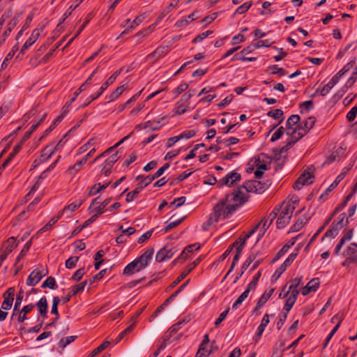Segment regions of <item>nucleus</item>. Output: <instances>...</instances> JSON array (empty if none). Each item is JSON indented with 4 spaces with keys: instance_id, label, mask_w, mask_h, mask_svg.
<instances>
[{
    "instance_id": "nucleus-1",
    "label": "nucleus",
    "mask_w": 357,
    "mask_h": 357,
    "mask_svg": "<svg viewBox=\"0 0 357 357\" xmlns=\"http://www.w3.org/2000/svg\"><path fill=\"white\" fill-rule=\"evenodd\" d=\"M249 197V195L241 191L240 188L227 193L213 207L211 215L214 218L215 222L230 218L241 206L248 201Z\"/></svg>"
},
{
    "instance_id": "nucleus-2",
    "label": "nucleus",
    "mask_w": 357,
    "mask_h": 357,
    "mask_svg": "<svg viewBox=\"0 0 357 357\" xmlns=\"http://www.w3.org/2000/svg\"><path fill=\"white\" fill-rule=\"evenodd\" d=\"M121 73V69H119V70H117L116 71H115L102 84V86L100 87V89H98V91L96 92L95 94H93L91 96H90L89 97H88L85 101L84 102V103L79 107V108H85L86 107H87L91 102H92L93 100H96L97 98H98L102 93L103 92L107 89V87L109 86H110L111 84H112L116 79L117 78V77L120 75V73Z\"/></svg>"
},
{
    "instance_id": "nucleus-3",
    "label": "nucleus",
    "mask_w": 357,
    "mask_h": 357,
    "mask_svg": "<svg viewBox=\"0 0 357 357\" xmlns=\"http://www.w3.org/2000/svg\"><path fill=\"white\" fill-rule=\"evenodd\" d=\"M295 208L296 206L294 204H287L285 205L276 221V226L278 229H283L289 223Z\"/></svg>"
},
{
    "instance_id": "nucleus-4",
    "label": "nucleus",
    "mask_w": 357,
    "mask_h": 357,
    "mask_svg": "<svg viewBox=\"0 0 357 357\" xmlns=\"http://www.w3.org/2000/svg\"><path fill=\"white\" fill-rule=\"evenodd\" d=\"M178 251L176 246L172 245H166L160 249L155 255V261L162 262L172 258V257Z\"/></svg>"
},
{
    "instance_id": "nucleus-5",
    "label": "nucleus",
    "mask_w": 357,
    "mask_h": 357,
    "mask_svg": "<svg viewBox=\"0 0 357 357\" xmlns=\"http://www.w3.org/2000/svg\"><path fill=\"white\" fill-rule=\"evenodd\" d=\"M241 179V174L236 172V171H232L218 181V188H221L224 185L231 187L232 185H235L237 182L240 181Z\"/></svg>"
},
{
    "instance_id": "nucleus-6",
    "label": "nucleus",
    "mask_w": 357,
    "mask_h": 357,
    "mask_svg": "<svg viewBox=\"0 0 357 357\" xmlns=\"http://www.w3.org/2000/svg\"><path fill=\"white\" fill-rule=\"evenodd\" d=\"M47 273V271H45L43 269H40L39 267L35 268L28 276L26 280V284L28 286H35Z\"/></svg>"
},
{
    "instance_id": "nucleus-7",
    "label": "nucleus",
    "mask_w": 357,
    "mask_h": 357,
    "mask_svg": "<svg viewBox=\"0 0 357 357\" xmlns=\"http://www.w3.org/2000/svg\"><path fill=\"white\" fill-rule=\"evenodd\" d=\"M44 26L41 25L33 30L30 37L26 40L24 44L22 45L20 54H24L25 50L29 48L33 44L36 43L40 36V33L44 29Z\"/></svg>"
},
{
    "instance_id": "nucleus-8",
    "label": "nucleus",
    "mask_w": 357,
    "mask_h": 357,
    "mask_svg": "<svg viewBox=\"0 0 357 357\" xmlns=\"http://www.w3.org/2000/svg\"><path fill=\"white\" fill-rule=\"evenodd\" d=\"M15 291L14 287H10L6 291L3 295L4 300L1 304V309L8 310L11 308L14 301Z\"/></svg>"
},
{
    "instance_id": "nucleus-9",
    "label": "nucleus",
    "mask_w": 357,
    "mask_h": 357,
    "mask_svg": "<svg viewBox=\"0 0 357 357\" xmlns=\"http://www.w3.org/2000/svg\"><path fill=\"white\" fill-rule=\"evenodd\" d=\"M350 168L344 167L342 172L336 177L335 180L330 185V186L323 192L319 199H322L324 196L328 195L330 192L335 189L339 183L344 179L345 176L348 174Z\"/></svg>"
},
{
    "instance_id": "nucleus-10",
    "label": "nucleus",
    "mask_w": 357,
    "mask_h": 357,
    "mask_svg": "<svg viewBox=\"0 0 357 357\" xmlns=\"http://www.w3.org/2000/svg\"><path fill=\"white\" fill-rule=\"evenodd\" d=\"M88 284L87 280H84L77 285L72 287L71 290L68 292V294L62 298V301L63 303H66L70 301L72 296L82 292L84 289V287Z\"/></svg>"
},
{
    "instance_id": "nucleus-11",
    "label": "nucleus",
    "mask_w": 357,
    "mask_h": 357,
    "mask_svg": "<svg viewBox=\"0 0 357 357\" xmlns=\"http://www.w3.org/2000/svg\"><path fill=\"white\" fill-rule=\"evenodd\" d=\"M153 253L154 249L151 247L147 248L142 255L137 257L136 259L139 263V266L145 268L151 260Z\"/></svg>"
},
{
    "instance_id": "nucleus-12",
    "label": "nucleus",
    "mask_w": 357,
    "mask_h": 357,
    "mask_svg": "<svg viewBox=\"0 0 357 357\" xmlns=\"http://www.w3.org/2000/svg\"><path fill=\"white\" fill-rule=\"evenodd\" d=\"M84 0H75V5H71L64 13L62 19L59 21V24L56 26V29L54 31V33L59 34L60 30L63 29L61 26V24L64 22V21L72 14L73 11L75 10L79 5L82 3Z\"/></svg>"
},
{
    "instance_id": "nucleus-13",
    "label": "nucleus",
    "mask_w": 357,
    "mask_h": 357,
    "mask_svg": "<svg viewBox=\"0 0 357 357\" xmlns=\"http://www.w3.org/2000/svg\"><path fill=\"white\" fill-rule=\"evenodd\" d=\"M308 132L309 131H307V130L303 128V124L300 123L294 128V129H293L291 132L290 137L293 139L294 141L297 142L305 135H307Z\"/></svg>"
},
{
    "instance_id": "nucleus-14",
    "label": "nucleus",
    "mask_w": 357,
    "mask_h": 357,
    "mask_svg": "<svg viewBox=\"0 0 357 357\" xmlns=\"http://www.w3.org/2000/svg\"><path fill=\"white\" fill-rule=\"evenodd\" d=\"M298 294L299 291L296 290L289 293V294L287 296V300L282 309L283 311L289 312L291 310L297 299Z\"/></svg>"
},
{
    "instance_id": "nucleus-15",
    "label": "nucleus",
    "mask_w": 357,
    "mask_h": 357,
    "mask_svg": "<svg viewBox=\"0 0 357 357\" xmlns=\"http://www.w3.org/2000/svg\"><path fill=\"white\" fill-rule=\"evenodd\" d=\"M19 22V16L15 15L10 22L8 23L6 29L3 31L2 34V39L0 40V47L2 44L6 41L8 36L10 35L12 30L15 28V26Z\"/></svg>"
},
{
    "instance_id": "nucleus-16",
    "label": "nucleus",
    "mask_w": 357,
    "mask_h": 357,
    "mask_svg": "<svg viewBox=\"0 0 357 357\" xmlns=\"http://www.w3.org/2000/svg\"><path fill=\"white\" fill-rule=\"evenodd\" d=\"M319 286V279L318 278L311 280L301 290L303 296H307L312 291H316Z\"/></svg>"
},
{
    "instance_id": "nucleus-17",
    "label": "nucleus",
    "mask_w": 357,
    "mask_h": 357,
    "mask_svg": "<svg viewBox=\"0 0 357 357\" xmlns=\"http://www.w3.org/2000/svg\"><path fill=\"white\" fill-rule=\"evenodd\" d=\"M160 176H161V175L158 174V172L157 171L153 175H139L136 177V179L140 180L139 183L144 188L148 186L153 180L159 178Z\"/></svg>"
},
{
    "instance_id": "nucleus-18",
    "label": "nucleus",
    "mask_w": 357,
    "mask_h": 357,
    "mask_svg": "<svg viewBox=\"0 0 357 357\" xmlns=\"http://www.w3.org/2000/svg\"><path fill=\"white\" fill-rule=\"evenodd\" d=\"M300 120L301 117L298 114H292L288 118L286 122V134L287 135L291 136V132L293 130V129H294L293 126H296L298 124Z\"/></svg>"
},
{
    "instance_id": "nucleus-19",
    "label": "nucleus",
    "mask_w": 357,
    "mask_h": 357,
    "mask_svg": "<svg viewBox=\"0 0 357 357\" xmlns=\"http://www.w3.org/2000/svg\"><path fill=\"white\" fill-rule=\"evenodd\" d=\"M18 243L19 242H17L15 237H10L3 243L2 249L5 252L9 255L17 247Z\"/></svg>"
},
{
    "instance_id": "nucleus-20",
    "label": "nucleus",
    "mask_w": 357,
    "mask_h": 357,
    "mask_svg": "<svg viewBox=\"0 0 357 357\" xmlns=\"http://www.w3.org/2000/svg\"><path fill=\"white\" fill-rule=\"evenodd\" d=\"M343 227L338 223H336V220H334L329 229L326 231V233L322 236V240L325 237H331L335 238L339 233V231L342 229Z\"/></svg>"
},
{
    "instance_id": "nucleus-21",
    "label": "nucleus",
    "mask_w": 357,
    "mask_h": 357,
    "mask_svg": "<svg viewBox=\"0 0 357 357\" xmlns=\"http://www.w3.org/2000/svg\"><path fill=\"white\" fill-rule=\"evenodd\" d=\"M169 52V49L167 46H160L155 50L153 52L149 54L147 56V58L154 59L155 60H158L159 59L165 56Z\"/></svg>"
},
{
    "instance_id": "nucleus-22",
    "label": "nucleus",
    "mask_w": 357,
    "mask_h": 357,
    "mask_svg": "<svg viewBox=\"0 0 357 357\" xmlns=\"http://www.w3.org/2000/svg\"><path fill=\"white\" fill-rule=\"evenodd\" d=\"M36 306L37 307L40 316L43 318L47 317V308H48V304H47V300L45 296H43L36 303Z\"/></svg>"
},
{
    "instance_id": "nucleus-23",
    "label": "nucleus",
    "mask_w": 357,
    "mask_h": 357,
    "mask_svg": "<svg viewBox=\"0 0 357 357\" xmlns=\"http://www.w3.org/2000/svg\"><path fill=\"white\" fill-rule=\"evenodd\" d=\"M179 294V291H174L168 298H167L162 305H160L153 313L152 317L155 318L158 316L159 313H160L165 307H167L178 295Z\"/></svg>"
},
{
    "instance_id": "nucleus-24",
    "label": "nucleus",
    "mask_w": 357,
    "mask_h": 357,
    "mask_svg": "<svg viewBox=\"0 0 357 357\" xmlns=\"http://www.w3.org/2000/svg\"><path fill=\"white\" fill-rule=\"evenodd\" d=\"M345 256H348L347 260L350 262L356 261L357 259V243H352L346 250V252L344 254Z\"/></svg>"
},
{
    "instance_id": "nucleus-25",
    "label": "nucleus",
    "mask_w": 357,
    "mask_h": 357,
    "mask_svg": "<svg viewBox=\"0 0 357 357\" xmlns=\"http://www.w3.org/2000/svg\"><path fill=\"white\" fill-rule=\"evenodd\" d=\"M110 184L111 181H109L104 184H101L100 183H96L89 189L87 195L89 197L96 195V194L100 192L101 191L105 190Z\"/></svg>"
},
{
    "instance_id": "nucleus-26",
    "label": "nucleus",
    "mask_w": 357,
    "mask_h": 357,
    "mask_svg": "<svg viewBox=\"0 0 357 357\" xmlns=\"http://www.w3.org/2000/svg\"><path fill=\"white\" fill-rule=\"evenodd\" d=\"M310 218L303 215L300 217L296 222L289 229V232H296L302 229V227L307 222Z\"/></svg>"
},
{
    "instance_id": "nucleus-27",
    "label": "nucleus",
    "mask_w": 357,
    "mask_h": 357,
    "mask_svg": "<svg viewBox=\"0 0 357 357\" xmlns=\"http://www.w3.org/2000/svg\"><path fill=\"white\" fill-rule=\"evenodd\" d=\"M20 151V146H15L12 152L9 154L8 157L3 162V164L0 166V176L2 174V172L5 169V168L8 166V165L13 160V159L15 157V155Z\"/></svg>"
},
{
    "instance_id": "nucleus-28",
    "label": "nucleus",
    "mask_w": 357,
    "mask_h": 357,
    "mask_svg": "<svg viewBox=\"0 0 357 357\" xmlns=\"http://www.w3.org/2000/svg\"><path fill=\"white\" fill-rule=\"evenodd\" d=\"M93 17V14L92 13H89L87 15V16L85 18V21L82 24V26L79 27V29L77 30L75 35L73 38H71L70 39V40L67 43V44L66 45V47H68L72 43V42L75 40V38H76L81 33V32L84 30V29L89 23V22L91 20V19Z\"/></svg>"
},
{
    "instance_id": "nucleus-29",
    "label": "nucleus",
    "mask_w": 357,
    "mask_h": 357,
    "mask_svg": "<svg viewBox=\"0 0 357 357\" xmlns=\"http://www.w3.org/2000/svg\"><path fill=\"white\" fill-rule=\"evenodd\" d=\"M197 11H195V12L192 13L191 14H190L189 15L184 17L182 19L178 20L176 22L175 25L177 27H182V26H186L187 24H188V23L190 22L194 21L197 19Z\"/></svg>"
},
{
    "instance_id": "nucleus-30",
    "label": "nucleus",
    "mask_w": 357,
    "mask_h": 357,
    "mask_svg": "<svg viewBox=\"0 0 357 357\" xmlns=\"http://www.w3.org/2000/svg\"><path fill=\"white\" fill-rule=\"evenodd\" d=\"M181 323L176 322V324H173L168 330L167 335L172 338H173L174 340H179L181 336L182 333H179L178 335H175L177 333V332L181 329Z\"/></svg>"
},
{
    "instance_id": "nucleus-31",
    "label": "nucleus",
    "mask_w": 357,
    "mask_h": 357,
    "mask_svg": "<svg viewBox=\"0 0 357 357\" xmlns=\"http://www.w3.org/2000/svg\"><path fill=\"white\" fill-rule=\"evenodd\" d=\"M34 307V305L31 303L27 305H25L22 307V309L20 310L18 317H17V321L19 323H22L25 320L27 319L26 314L29 313Z\"/></svg>"
},
{
    "instance_id": "nucleus-32",
    "label": "nucleus",
    "mask_w": 357,
    "mask_h": 357,
    "mask_svg": "<svg viewBox=\"0 0 357 357\" xmlns=\"http://www.w3.org/2000/svg\"><path fill=\"white\" fill-rule=\"evenodd\" d=\"M83 204V201L81 199L77 200L73 203H71L67 206H66L63 208V212H66L67 217H70V213L73 211H75L76 209L79 208L82 204Z\"/></svg>"
},
{
    "instance_id": "nucleus-33",
    "label": "nucleus",
    "mask_w": 357,
    "mask_h": 357,
    "mask_svg": "<svg viewBox=\"0 0 357 357\" xmlns=\"http://www.w3.org/2000/svg\"><path fill=\"white\" fill-rule=\"evenodd\" d=\"M195 248V250H198L200 249L201 248V245L199 243H194V244H191V245H188L182 252L179 255V256L178 257L181 260V262H183L184 261L186 260V259L188 258V254L189 253H191L192 252V250H190L189 249L190 248Z\"/></svg>"
},
{
    "instance_id": "nucleus-34",
    "label": "nucleus",
    "mask_w": 357,
    "mask_h": 357,
    "mask_svg": "<svg viewBox=\"0 0 357 357\" xmlns=\"http://www.w3.org/2000/svg\"><path fill=\"white\" fill-rule=\"evenodd\" d=\"M112 198H107L105 199L103 202H102L99 206L93 208L91 211H90V213H96L98 215H100L102 213L105 212L107 209H105V207L109 204L111 202Z\"/></svg>"
},
{
    "instance_id": "nucleus-35",
    "label": "nucleus",
    "mask_w": 357,
    "mask_h": 357,
    "mask_svg": "<svg viewBox=\"0 0 357 357\" xmlns=\"http://www.w3.org/2000/svg\"><path fill=\"white\" fill-rule=\"evenodd\" d=\"M271 184L270 180H267L265 182H261L256 180V188L254 190L255 193L261 194L263 193Z\"/></svg>"
},
{
    "instance_id": "nucleus-36",
    "label": "nucleus",
    "mask_w": 357,
    "mask_h": 357,
    "mask_svg": "<svg viewBox=\"0 0 357 357\" xmlns=\"http://www.w3.org/2000/svg\"><path fill=\"white\" fill-rule=\"evenodd\" d=\"M143 189L144 188L142 187V185H141V184L138 183L137 188L126 195V201L127 202H130L133 201Z\"/></svg>"
},
{
    "instance_id": "nucleus-37",
    "label": "nucleus",
    "mask_w": 357,
    "mask_h": 357,
    "mask_svg": "<svg viewBox=\"0 0 357 357\" xmlns=\"http://www.w3.org/2000/svg\"><path fill=\"white\" fill-rule=\"evenodd\" d=\"M303 277L296 278L291 280V284L289 287L288 291L284 294V297H287L292 291H299L298 287L300 286Z\"/></svg>"
},
{
    "instance_id": "nucleus-38",
    "label": "nucleus",
    "mask_w": 357,
    "mask_h": 357,
    "mask_svg": "<svg viewBox=\"0 0 357 357\" xmlns=\"http://www.w3.org/2000/svg\"><path fill=\"white\" fill-rule=\"evenodd\" d=\"M188 108V105H185V103L178 100L174 105V112L175 114L181 115L185 113Z\"/></svg>"
},
{
    "instance_id": "nucleus-39",
    "label": "nucleus",
    "mask_w": 357,
    "mask_h": 357,
    "mask_svg": "<svg viewBox=\"0 0 357 357\" xmlns=\"http://www.w3.org/2000/svg\"><path fill=\"white\" fill-rule=\"evenodd\" d=\"M313 171H314V168L312 167H308L301 174V175H304V177L303 178V179L305 181V185H310L313 183V181L312 180V178H314Z\"/></svg>"
},
{
    "instance_id": "nucleus-40",
    "label": "nucleus",
    "mask_w": 357,
    "mask_h": 357,
    "mask_svg": "<svg viewBox=\"0 0 357 357\" xmlns=\"http://www.w3.org/2000/svg\"><path fill=\"white\" fill-rule=\"evenodd\" d=\"M126 89V85H121L119 87H117L114 91H113L109 96V100L108 102L114 101L116 100L122 93Z\"/></svg>"
},
{
    "instance_id": "nucleus-41",
    "label": "nucleus",
    "mask_w": 357,
    "mask_h": 357,
    "mask_svg": "<svg viewBox=\"0 0 357 357\" xmlns=\"http://www.w3.org/2000/svg\"><path fill=\"white\" fill-rule=\"evenodd\" d=\"M281 211V206H276L273 208V210L269 213V215L267 217H264V218H266L267 220V224L270 227V225L272 224L273 220L277 218L278 213Z\"/></svg>"
},
{
    "instance_id": "nucleus-42",
    "label": "nucleus",
    "mask_w": 357,
    "mask_h": 357,
    "mask_svg": "<svg viewBox=\"0 0 357 357\" xmlns=\"http://www.w3.org/2000/svg\"><path fill=\"white\" fill-rule=\"evenodd\" d=\"M274 292V289H271L269 290H266L265 292L262 294V296L259 298L258 301V307H262L267 301L271 298Z\"/></svg>"
},
{
    "instance_id": "nucleus-43",
    "label": "nucleus",
    "mask_w": 357,
    "mask_h": 357,
    "mask_svg": "<svg viewBox=\"0 0 357 357\" xmlns=\"http://www.w3.org/2000/svg\"><path fill=\"white\" fill-rule=\"evenodd\" d=\"M23 297H24V291L21 288L20 289V291L17 295L16 299H15V303L14 309H13V313L12 314L11 319L13 318L15 312L19 309V307L22 303Z\"/></svg>"
},
{
    "instance_id": "nucleus-44",
    "label": "nucleus",
    "mask_w": 357,
    "mask_h": 357,
    "mask_svg": "<svg viewBox=\"0 0 357 357\" xmlns=\"http://www.w3.org/2000/svg\"><path fill=\"white\" fill-rule=\"evenodd\" d=\"M191 271H192L187 266L185 269L180 274V275L178 276V278L171 284L170 287L172 288L176 287L178 283L184 280Z\"/></svg>"
},
{
    "instance_id": "nucleus-45",
    "label": "nucleus",
    "mask_w": 357,
    "mask_h": 357,
    "mask_svg": "<svg viewBox=\"0 0 357 357\" xmlns=\"http://www.w3.org/2000/svg\"><path fill=\"white\" fill-rule=\"evenodd\" d=\"M77 337V336L76 335H71L63 337L59 342V347L60 348L64 349L67 345L75 341Z\"/></svg>"
},
{
    "instance_id": "nucleus-46",
    "label": "nucleus",
    "mask_w": 357,
    "mask_h": 357,
    "mask_svg": "<svg viewBox=\"0 0 357 357\" xmlns=\"http://www.w3.org/2000/svg\"><path fill=\"white\" fill-rule=\"evenodd\" d=\"M270 69L272 70V72L271 73V75H278L279 76H283L287 73L285 69L280 68L278 65L268 66L267 70Z\"/></svg>"
},
{
    "instance_id": "nucleus-47",
    "label": "nucleus",
    "mask_w": 357,
    "mask_h": 357,
    "mask_svg": "<svg viewBox=\"0 0 357 357\" xmlns=\"http://www.w3.org/2000/svg\"><path fill=\"white\" fill-rule=\"evenodd\" d=\"M256 180L246 181L241 186L238 188H245L248 192H254L256 186Z\"/></svg>"
},
{
    "instance_id": "nucleus-48",
    "label": "nucleus",
    "mask_w": 357,
    "mask_h": 357,
    "mask_svg": "<svg viewBox=\"0 0 357 357\" xmlns=\"http://www.w3.org/2000/svg\"><path fill=\"white\" fill-rule=\"evenodd\" d=\"M107 271V268L101 270L100 272H98L97 274L89 278L88 281V284L89 285H92L96 280H99L102 279L104 275L106 274Z\"/></svg>"
},
{
    "instance_id": "nucleus-49",
    "label": "nucleus",
    "mask_w": 357,
    "mask_h": 357,
    "mask_svg": "<svg viewBox=\"0 0 357 357\" xmlns=\"http://www.w3.org/2000/svg\"><path fill=\"white\" fill-rule=\"evenodd\" d=\"M134 329V324H131L125 330L121 332L115 340V343H119L127 334L130 333Z\"/></svg>"
},
{
    "instance_id": "nucleus-50",
    "label": "nucleus",
    "mask_w": 357,
    "mask_h": 357,
    "mask_svg": "<svg viewBox=\"0 0 357 357\" xmlns=\"http://www.w3.org/2000/svg\"><path fill=\"white\" fill-rule=\"evenodd\" d=\"M142 91H140L139 92L137 93L136 94H135L134 96H132L128 100H127L125 103L121 105L119 107V112H123L126 107H127L128 105L135 102L137 100V99L139 98V96H140L141 93H142Z\"/></svg>"
},
{
    "instance_id": "nucleus-51",
    "label": "nucleus",
    "mask_w": 357,
    "mask_h": 357,
    "mask_svg": "<svg viewBox=\"0 0 357 357\" xmlns=\"http://www.w3.org/2000/svg\"><path fill=\"white\" fill-rule=\"evenodd\" d=\"M315 122V117L310 116L301 123L303 124V128L307 130V131H310L314 127Z\"/></svg>"
},
{
    "instance_id": "nucleus-52",
    "label": "nucleus",
    "mask_w": 357,
    "mask_h": 357,
    "mask_svg": "<svg viewBox=\"0 0 357 357\" xmlns=\"http://www.w3.org/2000/svg\"><path fill=\"white\" fill-rule=\"evenodd\" d=\"M284 114L283 111L281 109H275L273 110H271L267 113V116L271 117L274 119H281Z\"/></svg>"
},
{
    "instance_id": "nucleus-53",
    "label": "nucleus",
    "mask_w": 357,
    "mask_h": 357,
    "mask_svg": "<svg viewBox=\"0 0 357 357\" xmlns=\"http://www.w3.org/2000/svg\"><path fill=\"white\" fill-rule=\"evenodd\" d=\"M186 216H183L181 218L169 223L162 230L165 233L168 232L172 229L178 226L185 219Z\"/></svg>"
},
{
    "instance_id": "nucleus-54",
    "label": "nucleus",
    "mask_w": 357,
    "mask_h": 357,
    "mask_svg": "<svg viewBox=\"0 0 357 357\" xmlns=\"http://www.w3.org/2000/svg\"><path fill=\"white\" fill-rule=\"evenodd\" d=\"M91 84V78H87L86 81L75 91L74 93L75 100L77 98V96L84 90H86V87Z\"/></svg>"
},
{
    "instance_id": "nucleus-55",
    "label": "nucleus",
    "mask_w": 357,
    "mask_h": 357,
    "mask_svg": "<svg viewBox=\"0 0 357 357\" xmlns=\"http://www.w3.org/2000/svg\"><path fill=\"white\" fill-rule=\"evenodd\" d=\"M289 248L290 245H289L288 243L284 245L282 248L277 252V254L273 259L272 262L274 263L276 261H278L281 257H282L285 253L287 252Z\"/></svg>"
},
{
    "instance_id": "nucleus-56",
    "label": "nucleus",
    "mask_w": 357,
    "mask_h": 357,
    "mask_svg": "<svg viewBox=\"0 0 357 357\" xmlns=\"http://www.w3.org/2000/svg\"><path fill=\"white\" fill-rule=\"evenodd\" d=\"M285 131V128L283 126L279 127L277 130L273 134L271 142H274L282 137Z\"/></svg>"
},
{
    "instance_id": "nucleus-57",
    "label": "nucleus",
    "mask_w": 357,
    "mask_h": 357,
    "mask_svg": "<svg viewBox=\"0 0 357 357\" xmlns=\"http://www.w3.org/2000/svg\"><path fill=\"white\" fill-rule=\"evenodd\" d=\"M357 79V67L355 68V70L352 73L350 77L347 79L346 84H344V88L349 89L356 82Z\"/></svg>"
},
{
    "instance_id": "nucleus-58",
    "label": "nucleus",
    "mask_w": 357,
    "mask_h": 357,
    "mask_svg": "<svg viewBox=\"0 0 357 357\" xmlns=\"http://www.w3.org/2000/svg\"><path fill=\"white\" fill-rule=\"evenodd\" d=\"M252 6V1L245 2L238 6L235 11V14H243L247 12Z\"/></svg>"
},
{
    "instance_id": "nucleus-59",
    "label": "nucleus",
    "mask_w": 357,
    "mask_h": 357,
    "mask_svg": "<svg viewBox=\"0 0 357 357\" xmlns=\"http://www.w3.org/2000/svg\"><path fill=\"white\" fill-rule=\"evenodd\" d=\"M213 31L208 30L206 31L202 32V33L197 35L192 40V43H197L207 38L209 35L212 34Z\"/></svg>"
},
{
    "instance_id": "nucleus-60",
    "label": "nucleus",
    "mask_w": 357,
    "mask_h": 357,
    "mask_svg": "<svg viewBox=\"0 0 357 357\" xmlns=\"http://www.w3.org/2000/svg\"><path fill=\"white\" fill-rule=\"evenodd\" d=\"M120 158L118 151L111 155L107 159L105 160V164L109 167H112L114 164Z\"/></svg>"
},
{
    "instance_id": "nucleus-61",
    "label": "nucleus",
    "mask_w": 357,
    "mask_h": 357,
    "mask_svg": "<svg viewBox=\"0 0 357 357\" xmlns=\"http://www.w3.org/2000/svg\"><path fill=\"white\" fill-rule=\"evenodd\" d=\"M79 260V257H70L66 261V267L68 269L73 268Z\"/></svg>"
},
{
    "instance_id": "nucleus-62",
    "label": "nucleus",
    "mask_w": 357,
    "mask_h": 357,
    "mask_svg": "<svg viewBox=\"0 0 357 357\" xmlns=\"http://www.w3.org/2000/svg\"><path fill=\"white\" fill-rule=\"evenodd\" d=\"M186 201V197L183 196L175 199L174 201L169 203V207L175 206L176 208H178L183 205Z\"/></svg>"
},
{
    "instance_id": "nucleus-63",
    "label": "nucleus",
    "mask_w": 357,
    "mask_h": 357,
    "mask_svg": "<svg viewBox=\"0 0 357 357\" xmlns=\"http://www.w3.org/2000/svg\"><path fill=\"white\" fill-rule=\"evenodd\" d=\"M84 274H85L84 268H79L72 275L71 280L73 281L78 282L82 278V277L84 276Z\"/></svg>"
},
{
    "instance_id": "nucleus-64",
    "label": "nucleus",
    "mask_w": 357,
    "mask_h": 357,
    "mask_svg": "<svg viewBox=\"0 0 357 357\" xmlns=\"http://www.w3.org/2000/svg\"><path fill=\"white\" fill-rule=\"evenodd\" d=\"M356 116H357V106H354L347 114L346 117L349 122H352L355 120Z\"/></svg>"
}]
</instances>
